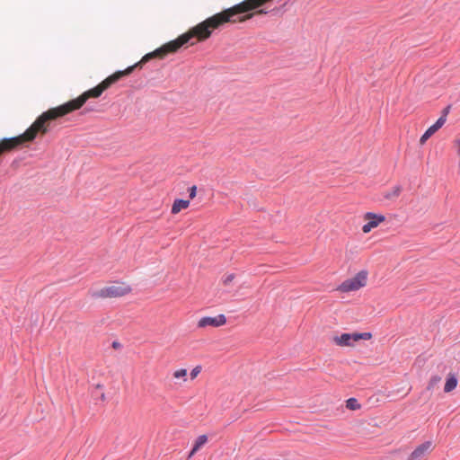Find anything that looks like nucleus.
<instances>
[{
  "label": "nucleus",
  "mask_w": 460,
  "mask_h": 460,
  "mask_svg": "<svg viewBox=\"0 0 460 460\" xmlns=\"http://www.w3.org/2000/svg\"><path fill=\"white\" fill-rule=\"evenodd\" d=\"M200 371H201L200 366H197L196 367H194L190 372L191 379H194L200 373Z\"/></svg>",
  "instance_id": "obj_18"
},
{
  "label": "nucleus",
  "mask_w": 460,
  "mask_h": 460,
  "mask_svg": "<svg viewBox=\"0 0 460 460\" xmlns=\"http://www.w3.org/2000/svg\"><path fill=\"white\" fill-rule=\"evenodd\" d=\"M187 376V370L186 369H178L176 370L174 373H173V376L175 378H181V377H185Z\"/></svg>",
  "instance_id": "obj_17"
},
{
  "label": "nucleus",
  "mask_w": 460,
  "mask_h": 460,
  "mask_svg": "<svg viewBox=\"0 0 460 460\" xmlns=\"http://www.w3.org/2000/svg\"><path fill=\"white\" fill-rule=\"evenodd\" d=\"M366 224L362 226V232L364 234L370 233L373 229L379 226L382 223L386 220V217L382 214H376L373 212H367L363 216Z\"/></svg>",
  "instance_id": "obj_3"
},
{
  "label": "nucleus",
  "mask_w": 460,
  "mask_h": 460,
  "mask_svg": "<svg viewBox=\"0 0 460 460\" xmlns=\"http://www.w3.org/2000/svg\"><path fill=\"white\" fill-rule=\"evenodd\" d=\"M131 289H99L92 293L94 298H111L126 296Z\"/></svg>",
  "instance_id": "obj_5"
},
{
  "label": "nucleus",
  "mask_w": 460,
  "mask_h": 460,
  "mask_svg": "<svg viewBox=\"0 0 460 460\" xmlns=\"http://www.w3.org/2000/svg\"><path fill=\"white\" fill-rule=\"evenodd\" d=\"M207 441H208V437L206 435L199 436L196 438L193 447L190 452L189 457H191L203 445L206 444Z\"/></svg>",
  "instance_id": "obj_11"
},
{
  "label": "nucleus",
  "mask_w": 460,
  "mask_h": 460,
  "mask_svg": "<svg viewBox=\"0 0 460 460\" xmlns=\"http://www.w3.org/2000/svg\"><path fill=\"white\" fill-rule=\"evenodd\" d=\"M446 123V116H441L432 126H430L420 138V144L424 145L426 141L434 135Z\"/></svg>",
  "instance_id": "obj_8"
},
{
  "label": "nucleus",
  "mask_w": 460,
  "mask_h": 460,
  "mask_svg": "<svg viewBox=\"0 0 460 460\" xmlns=\"http://www.w3.org/2000/svg\"><path fill=\"white\" fill-rule=\"evenodd\" d=\"M342 291H350L351 289H349V288H346V289H341Z\"/></svg>",
  "instance_id": "obj_23"
},
{
  "label": "nucleus",
  "mask_w": 460,
  "mask_h": 460,
  "mask_svg": "<svg viewBox=\"0 0 460 460\" xmlns=\"http://www.w3.org/2000/svg\"><path fill=\"white\" fill-rule=\"evenodd\" d=\"M346 406L348 409L355 411L360 408V404L358 403L356 398H349L346 402Z\"/></svg>",
  "instance_id": "obj_14"
},
{
  "label": "nucleus",
  "mask_w": 460,
  "mask_h": 460,
  "mask_svg": "<svg viewBox=\"0 0 460 460\" xmlns=\"http://www.w3.org/2000/svg\"><path fill=\"white\" fill-rule=\"evenodd\" d=\"M120 346H121V345H120V343H119V341H113V342H112V347H113L114 349L120 348Z\"/></svg>",
  "instance_id": "obj_20"
},
{
  "label": "nucleus",
  "mask_w": 460,
  "mask_h": 460,
  "mask_svg": "<svg viewBox=\"0 0 460 460\" xmlns=\"http://www.w3.org/2000/svg\"><path fill=\"white\" fill-rule=\"evenodd\" d=\"M257 13H260V14L266 13V12L264 10H262V9L258 11Z\"/></svg>",
  "instance_id": "obj_22"
},
{
  "label": "nucleus",
  "mask_w": 460,
  "mask_h": 460,
  "mask_svg": "<svg viewBox=\"0 0 460 460\" xmlns=\"http://www.w3.org/2000/svg\"><path fill=\"white\" fill-rule=\"evenodd\" d=\"M372 334L370 332H353L350 333L351 341L353 342V345L355 342L358 341L359 340H369L371 339Z\"/></svg>",
  "instance_id": "obj_13"
},
{
  "label": "nucleus",
  "mask_w": 460,
  "mask_h": 460,
  "mask_svg": "<svg viewBox=\"0 0 460 460\" xmlns=\"http://www.w3.org/2000/svg\"><path fill=\"white\" fill-rule=\"evenodd\" d=\"M368 272L361 270L353 278L344 281L340 288H362L367 284Z\"/></svg>",
  "instance_id": "obj_4"
},
{
  "label": "nucleus",
  "mask_w": 460,
  "mask_h": 460,
  "mask_svg": "<svg viewBox=\"0 0 460 460\" xmlns=\"http://www.w3.org/2000/svg\"><path fill=\"white\" fill-rule=\"evenodd\" d=\"M334 342L339 346H353L351 341L350 333L345 332L340 336L333 338Z\"/></svg>",
  "instance_id": "obj_9"
},
{
  "label": "nucleus",
  "mask_w": 460,
  "mask_h": 460,
  "mask_svg": "<svg viewBox=\"0 0 460 460\" xmlns=\"http://www.w3.org/2000/svg\"><path fill=\"white\" fill-rule=\"evenodd\" d=\"M51 120L49 113L45 111L37 118L23 134L14 137L2 139L0 141V155L17 148L25 142L32 141L38 133L42 135L46 134Z\"/></svg>",
  "instance_id": "obj_2"
},
{
  "label": "nucleus",
  "mask_w": 460,
  "mask_h": 460,
  "mask_svg": "<svg viewBox=\"0 0 460 460\" xmlns=\"http://www.w3.org/2000/svg\"><path fill=\"white\" fill-rule=\"evenodd\" d=\"M457 385V379L455 376H450L447 378L446 384L444 386V391L446 393H449L453 391Z\"/></svg>",
  "instance_id": "obj_12"
},
{
  "label": "nucleus",
  "mask_w": 460,
  "mask_h": 460,
  "mask_svg": "<svg viewBox=\"0 0 460 460\" xmlns=\"http://www.w3.org/2000/svg\"><path fill=\"white\" fill-rule=\"evenodd\" d=\"M447 112H448V108H446L444 110V114L442 116H446L447 117Z\"/></svg>",
  "instance_id": "obj_21"
},
{
  "label": "nucleus",
  "mask_w": 460,
  "mask_h": 460,
  "mask_svg": "<svg viewBox=\"0 0 460 460\" xmlns=\"http://www.w3.org/2000/svg\"><path fill=\"white\" fill-rule=\"evenodd\" d=\"M432 449V442L425 441L424 443L418 446L410 455L408 460H420L422 459L427 453L431 451Z\"/></svg>",
  "instance_id": "obj_7"
},
{
  "label": "nucleus",
  "mask_w": 460,
  "mask_h": 460,
  "mask_svg": "<svg viewBox=\"0 0 460 460\" xmlns=\"http://www.w3.org/2000/svg\"><path fill=\"white\" fill-rule=\"evenodd\" d=\"M234 279H235V275H234V274H227V275L224 278V279H223V281H222V284H223L224 286L234 285V284H235V283L234 282Z\"/></svg>",
  "instance_id": "obj_16"
},
{
  "label": "nucleus",
  "mask_w": 460,
  "mask_h": 460,
  "mask_svg": "<svg viewBox=\"0 0 460 460\" xmlns=\"http://www.w3.org/2000/svg\"><path fill=\"white\" fill-rule=\"evenodd\" d=\"M401 187L400 186H395L390 191H388L385 197L388 199H394V198H396L400 195L401 193Z\"/></svg>",
  "instance_id": "obj_15"
},
{
  "label": "nucleus",
  "mask_w": 460,
  "mask_h": 460,
  "mask_svg": "<svg viewBox=\"0 0 460 460\" xmlns=\"http://www.w3.org/2000/svg\"><path fill=\"white\" fill-rule=\"evenodd\" d=\"M189 191H190V199H194L197 194V187L195 185H193L192 187L190 188Z\"/></svg>",
  "instance_id": "obj_19"
},
{
  "label": "nucleus",
  "mask_w": 460,
  "mask_h": 460,
  "mask_svg": "<svg viewBox=\"0 0 460 460\" xmlns=\"http://www.w3.org/2000/svg\"><path fill=\"white\" fill-rule=\"evenodd\" d=\"M190 206V201L185 199H175L172 206V214H178L181 210L186 209Z\"/></svg>",
  "instance_id": "obj_10"
},
{
  "label": "nucleus",
  "mask_w": 460,
  "mask_h": 460,
  "mask_svg": "<svg viewBox=\"0 0 460 460\" xmlns=\"http://www.w3.org/2000/svg\"><path fill=\"white\" fill-rule=\"evenodd\" d=\"M226 322V318L225 314H220L215 317H210V316L202 317L199 321L198 326L200 328H205L208 326L219 327V326L225 324Z\"/></svg>",
  "instance_id": "obj_6"
},
{
  "label": "nucleus",
  "mask_w": 460,
  "mask_h": 460,
  "mask_svg": "<svg viewBox=\"0 0 460 460\" xmlns=\"http://www.w3.org/2000/svg\"><path fill=\"white\" fill-rule=\"evenodd\" d=\"M143 63H140V61L134 66H128L127 69L122 71H117L111 75L108 76L106 79H104L101 84H99L97 86L84 92L77 98L71 100L62 105H59L55 108H51L47 111V112L49 115V118L52 120H55L60 117H63L74 111L79 110L88 99L90 98H98L102 95V93L107 90L111 84L118 82L119 79H121L123 76L129 75L132 73L135 67L137 66H141Z\"/></svg>",
  "instance_id": "obj_1"
}]
</instances>
